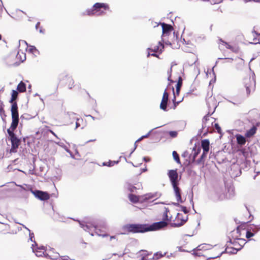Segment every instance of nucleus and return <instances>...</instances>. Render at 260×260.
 Instances as JSON below:
<instances>
[{"label": "nucleus", "mask_w": 260, "mask_h": 260, "mask_svg": "<svg viewBox=\"0 0 260 260\" xmlns=\"http://www.w3.org/2000/svg\"><path fill=\"white\" fill-rule=\"evenodd\" d=\"M172 90L173 91V95H174L173 99H172V102L173 103V106L172 108L173 109H175L176 107L178 105V104L183 101V98H182V99L180 100V101H176V97L175 95L174 87H172Z\"/></svg>", "instance_id": "393cba45"}, {"label": "nucleus", "mask_w": 260, "mask_h": 260, "mask_svg": "<svg viewBox=\"0 0 260 260\" xmlns=\"http://www.w3.org/2000/svg\"><path fill=\"white\" fill-rule=\"evenodd\" d=\"M169 93L167 91V89H165L163 93L161 101L160 104V109L164 111H168V105L169 102Z\"/></svg>", "instance_id": "9b49d317"}, {"label": "nucleus", "mask_w": 260, "mask_h": 260, "mask_svg": "<svg viewBox=\"0 0 260 260\" xmlns=\"http://www.w3.org/2000/svg\"><path fill=\"white\" fill-rule=\"evenodd\" d=\"M11 112L12 115V122L10 128L15 131L19 123V114L17 102H15L11 105Z\"/></svg>", "instance_id": "39448f33"}, {"label": "nucleus", "mask_w": 260, "mask_h": 260, "mask_svg": "<svg viewBox=\"0 0 260 260\" xmlns=\"http://www.w3.org/2000/svg\"><path fill=\"white\" fill-rule=\"evenodd\" d=\"M236 138L237 139V144L238 145L240 146H243L245 144L246 139L243 136L240 134H237L236 135Z\"/></svg>", "instance_id": "aec40b11"}, {"label": "nucleus", "mask_w": 260, "mask_h": 260, "mask_svg": "<svg viewBox=\"0 0 260 260\" xmlns=\"http://www.w3.org/2000/svg\"><path fill=\"white\" fill-rule=\"evenodd\" d=\"M172 67H173V65L171 66L170 69H169V70L168 71V73H167L168 75V81L170 82L171 83H174V81L171 79V73H172Z\"/></svg>", "instance_id": "4c0bfd02"}, {"label": "nucleus", "mask_w": 260, "mask_h": 260, "mask_svg": "<svg viewBox=\"0 0 260 260\" xmlns=\"http://www.w3.org/2000/svg\"><path fill=\"white\" fill-rule=\"evenodd\" d=\"M222 44L225 46L226 48L232 50L233 52L236 51V50L234 49V48L232 46L229 44L227 42H226L225 41H222Z\"/></svg>", "instance_id": "c9c22d12"}, {"label": "nucleus", "mask_w": 260, "mask_h": 260, "mask_svg": "<svg viewBox=\"0 0 260 260\" xmlns=\"http://www.w3.org/2000/svg\"><path fill=\"white\" fill-rule=\"evenodd\" d=\"M125 187L129 190L131 192H134L137 189V188L133 184L127 183L125 185Z\"/></svg>", "instance_id": "c756f323"}, {"label": "nucleus", "mask_w": 260, "mask_h": 260, "mask_svg": "<svg viewBox=\"0 0 260 260\" xmlns=\"http://www.w3.org/2000/svg\"><path fill=\"white\" fill-rule=\"evenodd\" d=\"M153 52V53L151 54V56L159 58L158 55L156 53L157 52Z\"/></svg>", "instance_id": "69168bd1"}, {"label": "nucleus", "mask_w": 260, "mask_h": 260, "mask_svg": "<svg viewBox=\"0 0 260 260\" xmlns=\"http://www.w3.org/2000/svg\"><path fill=\"white\" fill-rule=\"evenodd\" d=\"M34 245L32 244V251L33 252H35V250L36 251V255L37 256H40L42 255V253H43V252H42L41 251H38L36 249H35L34 248Z\"/></svg>", "instance_id": "8fccbe9b"}, {"label": "nucleus", "mask_w": 260, "mask_h": 260, "mask_svg": "<svg viewBox=\"0 0 260 260\" xmlns=\"http://www.w3.org/2000/svg\"><path fill=\"white\" fill-rule=\"evenodd\" d=\"M128 199L131 202L134 203H137L139 201L138 197L132 193L128 194Z\"/></svg>", "instance_id": "c85d7f7f"}, {"label": "nucleus", "mask_w": 260, "mask_h": 260, "mask_svg": "<svg viewBox=\"0 0 260 260\" xmlns=\"http://www.w3.org/2000/svg\"><path fill=\"white\" fill-rule=\"evenodd\" d=\"M69 257L67 255L63 256L61 257V260H69Z\"/></svg>", "instance_id": "0e129e2a"}, {"label": "nucleus", "mask_w": 260, "mask_h": 260, "mask_svg": "<svg viewBox=\"0 0 260 260\" xmlns=\"http://www.w3.org/2000/svg\"><path fill=\"white\" fill-rule=\"evenodd\" d=\"M236 240H238L239 241V242H238V245L239 246V248L240 247H241V249L243 248V246L246 244V240L245 239H243V238H236Z\"/></svg>", "instance_id": "72a5a7b5"}, {"label": "nucleus", "mask_w": 260, "mask_h": 260, "mask_svg": "<svg viewBox=\"0 0 260 260\" xmlns=\"http://www.w3.org/2000/svg\"><path fill=\"white\" fill-rule=\"evenodd\" d=\"M32 117H33L31 116L30 115L27 114V113H24L21 116L20 119H21V122H22L23 120H29V119L32 118Z\"/></svg>", "instance_id": "2f4dec72"}, {"label": "nucleus", "mask_w": 260, "mask_h": 260, "mask_svg": "<svg viewBox=\"0 0 260 260\" xmlns=\"http://www.w3.org/2000/svg\"><path fill=\"white\" fill-rule=\"evenodd\" d=\"M160 196L161 194L157 192L154 193H148L143 196V200L144 201H147L153 198L157 199L160 197Z\"/></svg>", "instance_id": "f3484780"}, {"label": "nucleus", "mask_w": 260, "mask_h": 260, "mask_svg": "<svg viewBox=\"0 0 260 260\" xmlns=\"http://www.w3.org/2000/svg\"><path fill=\"white\" fill-rule=\"evenodd\" d=\"M179 203L180 202H178L177 203L173 202L172 203V204H173V205H174L175 206L180 207V206H181V205L179 204Z\"/></svg>", "instance_id": "774afa93"}, {"label": "nucleus", "mask_w": 260, "mask_h": 260, "mask_svg": "<svg viewBox=\"0 0 260 260\" xmlns=\"http://www.w3.org/2000/svg\"><path fill=\"white\" fill-rule=\"evenodd\" d=\"M76 113L73 112H65L64 114V118L69 124H72L77 117L76 116Z\"/></svg>", "instance_id": "ddd939ff"}, {"label": "nucleus", "mask_w": 260, "mask_h": 260, "mask_svg": "<svg viewBox=\"0 0 260 260\" xmlns=\"http://www.w3.org/2000/svg\"><path fill=\"white\" fill-rule=\"evenodd\" d=\"M0 116L2 117V120L4 122H6L5 117H6V115L5 114L4 108H2V111H1V110H0Z\"/></svg>", "instance_id": "a19ab883"}, {"label": "nucleus", "mask_w": 260, "mask_h": 260, "mask_svg": "<svg viewBox=\"0 0 260 260\" xmlns=\"http://www.w3.org/2000/svg\"><path fill=\"white\" fill-rule=\"evenodd\" d=\"M75 120H76V127H75V129H77L78 127L80 126V120L82 121V119H80L78 117H77L76 119H75Z\"/></svg>", "instance_id": "de8ad7c7"}, {"label": "nucleus", "mask_w": 260, "mask_h": 260, "mask_svg": "<svg viewBox=\"0 0 260 260\" xmlns=\"http://www.w3.org/2000/svg\"><path fill=\"white\" fill-rule=\"evenodd\" d=\"M143 160L146 162H149L150 161L151 159L150 157H146V156H144L143 157Z\"/></svg>", "instance_id": "13d9d810"}, {"label": "nucleus", "mask_w": 260, "mask_h": 260, "mask_svg": "<svg viewBox=\"0 0 260 260\" xmlns=\"http://www.w3.org/2000/svg\"><path fill=\"white\" fill-rule=\"evenodd\" d=\"M161 126H158V127H156L153 129H152L151 130H150L147 134H146L145 135H143V136L145 137V138H148L151 134V132L155 129H156L158 127H161Z\"/></svg>", "instance_id": "603ef678"}, {"label": "nucleus", "mask_w": 260, "mask_h": 260, "mask_svg": "<svg viewBox=\"0 0 260 260\" xmlns=\"http://www.w3.org/2000/svg\"><path fill=\"white\" fill-rule=\"evenodd\" d=\"M78 221L79 222V224L81 228H83L84 231L89 232L92 236H93V234L92 233H90V232L92 231V229H93V230L95 231V234L99 236H102L103 237L108 236V235L106 234H100V233L101 232V230L100 229H99V228L104 229H107L108 226L105 220H100L97 224L84 221Z\"/></svg>", "instance_id": "f257e3e1"}, {"label": "nucleus", "mask_w": 260, "mask_h": 260, "mask_svg": "<svg viewBox=\"0 0 260 260\" xmlns=\"http://www.w3.org/2000/svg\"><path fill=\"white\" fill-rule=\"evenodd\" d=\"M122 230L128 233H144L148 232V227L147 223H128L122 226Z\"/></svg>", "instance_id": "f03ea898"}, {"label": "nucleus", "mask_w": 260, "mask_h": 260, "mask_svg": "<svg viewBox=\"0 0 260 260\" xmlns=\"http://www.w3.org/2000/svg\"><path fill=\"white\" fill-rule=\"evenodd\" d=\"M256 131V127L255 126L252 127L250 129L247 131L245 134V136L247 137H251L253 136L255 133Z\"/></svg>", "instance_id": "cd10ccee"}, {"label": "nucleus", "mask_w": 260, "mask_h": 260, "mask_svg": "<svg viewBox=\"0 0 260 260\" xmlns=\"http://www.w3.org/2000/svg\"><path fill=\"white\" fill-rule=\"evenodd\" d=\"M255 235V233H253L251 230L249 229L247 230L246 233V237L247 239H250L251 237H253Z\"/></svg>", "instance_id": "f704fd0d"}, {"label": "nucleus", "mask_w": 260, "mask_h": 260, "mask_svg": "<svg viewBox=\"0 0 260 260\" xmlns=\"http://www.w3.org/2000/svg\"><path fill=\"white\" fill-rule=\"evenodd\" d=\"M211 115L209 113H208V114L206 115L203 118L202 120V128L204 129L207 127L208 128L209 127V125H207V123L208 120H209V116Z\"/></svg>", "instance_id": "a878e982"}, {"label": "nucleus", "mask_w": 260, "mask_h": 260, "mask_svg": "<svg viewBox=\"0 0 260 260\" xmlns=\"http://www.w3.org/2000/svg\"><path fill=\"white\" fill-rule=\"evenodd\" d=\"M30 191L36 198L41 201H46L50 198L49 194L46 191L32 189H30Z\"/></svg>", "instance_id": "6e6552de"}, {"label": "nucleus", "mask_w": 260, "mask_h": 260, "mask_svg": "<svg viewBox=\"0 0 260 260\" xmlns=\"http://www.w3.org/2000/svg\"><path fill=\"white\" fill-rule=\"evenodd\" d=\"M168 175L169 178L172 186L179 185V176L177 170H170L168 172Z\"/></svg>", "instance_id": "423d86ee"}, {"label": "nucleus", "mask_w": 260, "mask_h": 260, "mask_svg": "<svg viewBox=\"0 0 260 260\" xmlns=\"http://www.w3.org/2000/svg\"><path fill=\"white\" fill-rule=\"evenodd\" d=\"M181 88H179L178 87L176 88V93L175 95H178L179 94Z\"/></svg>", "instance_id": "680f3d73"}, {"label": "nucleus", "mask_w": 260, "mask_h": 260, "mask_svg": "<svg viewBox=\"0 0 260 260\" xmlns=\"http://www.w3.org/2000/svg\"><path fill=\"white\" fill-rule=\"evenodd\" d=\"M180 208H181V211L185 214H187L189 212V210L187 209L185 206H180Z\"/></svg>", "instance_id": "3c124183"}, {"label": "nucleus", "mask_w": 260, "mask_h": 260, "mask_svg": "<svg viewBox=\"0 0 260 260\" xmlns=\"http://www.w3.org/2000/svg\"><path fill=\"white\" fill-rule=\"evenodd\" d=\"M214 127L217 130L218 133L220 134L221 133V129L218 123H215L214 124Z\"/></svg>", "instance_id": "a18cd8bd"}, {"label": "nucleus", "mask_w": 260, "mask_h": 260, "mask_svg": "<svg viewBox=\"0 0 260 260\" xmlns=\"http://www.w3.org/2000/svg\"><path fill=\"white\" fill-rule=\"evenodd\" d=\"M170 137L172 138H176L177 136L178 132L175 131H171L168 132Z\"/></svg>", "instance_id": "ea45409f"}, {"label": "nucleus", "mask_w": 260, "mask_h": 260, "mask_svg": "<svg viewBox=\"0 0 260 260\" xmlns=\"http://www.w3.org/2000/svg\"><path fill=\"white\" fill-rule=\"evenodd\" d=\"M23 56V58L21 57V55H20L19 54V52H18L17 54V56H16V57L17 58H19L20 57V59L21 60V61L22 62L24 61L25 59H26V57H25V54H23V53H22Z\"/></svg>", "instance_id": "09e8293b"}, {"label": "nucleus", "mask_w": 260, "mask_h": 260, "mask_svg": "<svg viewBox=\"0 0 260 260\" xmlns=\"http://www.w3.org/2000/svg\"><path fill=\"white\" fill-rule=\"evenodd\" d=\"M182 157L184 158L188 157L191 160V155L189 154L188 151L186 150L181 155Z\"/></svg>", "instance_id": "37998d69"}, {"label": "nucleus", "mask_w": 260, "mask_h": 260, "mask_svg": "<svg viewBox=\"0 0 260 260\" xmlns=\"http://www.w3.org/2000/svg\"><path fill=\"white\" fill-rule=\"evenodd\" d=\"M174 193L176 198V200L177 202H180V203H183L184 201L182 200L181 198V190L178 187V185H175L172 186Z\"/></svg>", "instance_id": "4468645a"}, {"label": "nucleus", "mask_w": 260, "mask_h": 260, "mask_svg": "<svg viewBox=\"0 0 260 260\" xmlns=\"http://www.w3.org/2000/svg\"><path fill=\"white\" fill-rule=\"evenodd\" d=\"M37 49L36 47L34 46H30L29 48V51L30 52H34L35 51H37Z\"/></svg>", "instance_id": "6e6d98bb"}, {"label": "nucleus", "mask_w": 260, "mask_h": 260, "mask_svg": "<svg viewBox=\"0 0 260 260\" xmlns=\"http://www.w3.org/2000/svg\"><path fill=\"white\" fill-rule=\"evenodd\" d=\"M164 48V44L160 41H159L157 45H155L153 48H148L147 50L151 52H157L160 54L162 52Z\"/></svg>", "instance_id": "2eb2a0df"}, {"label": "nucleus", "mask_w": 260, "mask_h": 260, "mask_svg": "<svg viewBox=\"0 0 260 260\" xmlns=\"http://www.w3.org/2000/svg\"><path fill=\"white\" fill-rule=\"evenodd\" d=\"M193 251H194V252H193V253H192V254H193V255H194V256H201V255H202V254H201V253L195 252H194V251H195V250H193Z\"/></svg>", "instance_id": "338daca9"}, {"label": "nucleus", "mask_w": 260, "mask_h": 260, "mask_svg": "<svg viewBox=\"0 0 260 260\" xmlns=\"http://www.w3.org/2000/svg\"><path fill=\"white\" fill-rule=\"evenodd\" d=\"M162 220H165L167 222H170L171 221V217L169 218L168 214L166 213H164Z\"/></svg>", "instance_id": "c03bdc74"}, {"label": "nucleus", "mask_w": 260, "mask_h": 260, "mask_svg": "<svg viewBox=\"0 0 260 260\" xmlns=\"http://www.w3.org/2000/svg\"><path fill=\"white\" fill-rule=\"evenodd\" d=\"M182 82H183V80H182V78L180 76H179L178 79V82L175 86L176 88L178 87L179 88H181L182 86Z\"/></svg>", "instance_id": "e433bc0d"}, {"label": "nucleus", "mask_w": 260, "mask_h": 260, "mask_svg": "<svg viewBox=\"0 0 260 260\" xmlns=\"http://www.w3.org/2000/svg\"><path fill=\"white\" fill-rule=\"evenodd\" d=\"M103 165L105 166H108V167H112V166H113V160H109L108 162H104L103 163Z\"/></svg>", "instance_id": "49530a36"}, {"label": "nucleus", "mask_w": 260, "mask_h": 260, "mask_svg": "<svg viewBox=\"0 0 260 260\" xmlns=\"http://www.w3.org/2000/svg\"><path fill=\"white\" fill-rule=\"evenodd\" d=\"M18 91L16 90H12V93H11V98L9 101L10 103H11L12 104L15 102H14V101L16 100L18 98Z\"/></svg>", "instance_id": "bb28decb"}, {"label": "nucleus", "mask_w": 260, "mask_h": 260, "mask_svg": "<svg viewBox=\"0 0 260 260\" xmlns=\"http://www.w3.org/2000/svg\"><path fill=\"white\" fill-rule=\"evenodd\" d=\"M208 153V152H205L203 151V153L200 156V158L197 160L196 164L197 165L204 164Z\"/></svg>", "instance_id": "5701e85b"}, {"label": "nucleus", "mask_w": 260, "mask_h": 260, "mask_svg": "<svg viewBox=\"0 0 260 260\" xmlns=\"http://www.w3.org/2000/svg\"><path fill=\"white\" fill-rule=\"evenodd\" d=\"M214 67H213V68H212V71L213 74V75H214V79L211 80L210 81V84H211V83H212V82H215V81H216V76H215V73H214V69H214Z\"/></svg>", "instance_id": "4d7b16f0"}, {"label": "nucleus", "mask_w": 260, "mask_h": 260, "mask_svg": "<svg viewBox=\"0 0 260 260\" xmlns=\"http://www.w3.org/2000/svg\"><path fill=\"white\" fill-rule=\"evenodd\" d=\"M176 219H177L178 220H180L181 221V219H184V218H183L182 214H181V213H177V216L176 217Z\"/></svg>", "instance_id": "5fc2aeb1"}, {"label": "nucleus", "mask_w": 260, "mask_h": 260, "mask_svg": "<svg viewBox=\"0 0 260 260\" xmlns=\"http://www.w3.org/2000/svg\"><path fill=\"white\" fill-rule=\"evenodd\" d=\"M26 84L23 81H21L17 87V90L18 92H23L26 91Z\"/></svg>", "instance_id": "b1692460"}, {"label": "nucleus", "mask_w": 260, "mask_h": 260, "mask_svg": "<svg viewBox=\"0 0 260 260\" xmlns=\"http://www.w3.org/2000/svg\"><path fill=\"white\" fill-rule=\"evenodd\" d=\"M201 150V148L200 147V146L199 145L197 146L196 143L194 146L192 148V151H194V153L192 156L191 160L188 161V164L193 163L194 162H195L196 158L198 155L200 153Z\"/></svg>", "instance_id": "dca6fc26"}, {"label": "nucleus", "mask_w": 260, "mask_h": 260, "mask_svg": "<svg viewBox=\"0 0 260 260\" xmlns=\"http://www.w3.org/2000/svg\"><path fill=\"white\" fill-rule=\"evenodd\" d=\"M140 251L143 252L142 255L143 256H144V257L148 256L149 254V252L146 250H142Z\"/></svg>", "instance_id": "864d4df0"}, {"label": "nucleus", "mask_w": 260, "mask_h": 260, "mask_svg": "<svg viewBox=\"0 0 260 260\" xmlns=\"http://www.w3.org/2000/svg\"><path fill=\"white\" fill-rule=\"evenodd\" d=\"M101 9L107 10L109 9V6L108 4L104 3H96L93 6L92 9H87L86 13L88 15H94L95 12H99L98 15H103L105 13L103 11H101Z\"/></svg>", "instance_id": "7ed1b4c3"}, {"label": "nucleus", "mask_w": 260, "mask_h": 260, "mask_svg": "<svg viewBox=\"0 0 260 260\" xmlns=\"http://www.w3.org/2000/svg\"><path fill=\"white\" fill-rule=\"evenodd\" d=\"M54 249L51 248L50 251H49V253L48 254V256L51 259H57L59 257H60V255L58 252H54Z\"/></svg>", "instance_id": "412c9836"}, {"label": "nucleus", "mask_w": 260, "mask_h": 260, "mask_svg": "<svg viewBox=\"0 0 260 260\" xmlns=\"http://www.w3.org/2000/svg\"><path fill=\"white\" fill-rule=\"evenodd\" d=\"M156 24L154 27L158 26L159 24L161 25L162 29V37L163 36L169 35L171 31L173 30V27L171 24H167L165 22H159V23H155Z\"/></svg>", "instance_id": "1a4fd4ad"}, {"label": "nucleus", "mask_w": 260, "mask_h": 260, "mask_svg": "<svg viewBox=\"0 0 260 260\" xmlns=\"http://www.w3.org/2000/svg\"><path fill=\"white\" fill-rule=\"evenodd\" d=\"M14 131H13L12 129H11L10 127L9 128L7 129V133L9 135L8 139L12 137L13 136L16 135V134L14 132Z\"/></svg>", "instance_id": "79ce46f5"}, {"label": "nucleus", "mask_w": 260, "mask_h": 260, "mask_svg": "<svg viewBox=\"0 0 260 260\" xmlns=\"http://www.w3.org/2000/svg\"><path fill=\"white\" fill-rule=\"evenodd\" d=\"M188 220V216L187 215L185 219H181L180 222H172L170 223V225L173 228H178L182 226Z\"/></svg>", "instance_id": "4be33fe9"}, {"label": "nucleus", "mask_w": 260, "mask_h": 260, "mask_svg": "<svg viewBox=\"0 0 260 260\" xmlns=\"http://www.w3.org/2000/svg\"><path fill=\"white\" fill-rule=\"evenodd\" d=\"M168 222L165 220H161L158 222H154L151 224H148V232L160 230L167 226Z\"/></svg>", "instance_id": "0eeeda50"}, {"label": "nucleus", "mask_w": 260, "mask_h": 260, "mask_svg": "<svg viewBox=\"0 0 260 260\" xmlns=\"http://www.w3.org/2000/svg\"><path fill=\"white\" fill-rule=\"evenodd\" d=\"M11 143V152H16L21 143V140L19 139L16 135L9 139Z\"/></svg>", "instance_id": "9d476101"}, {"label": "nucleus", "mask_w": 260, "mask_h": 260, "mask_svg": "<svg viewBox=\"0 0 260 260\" xmlns=\"http://www.w3.org/2000/svg\"><path fill=\"white\" fill-rule=\"evenodd\" d=\"M165 254V253L163 254L161 252H157L154 254L153 257L151 259L154 260L158 259L159 258L163 257Z\"/></svg>", "instance_id": "473e14b6"}, {"label": "nucleus", "mask_w": 260, "mask_h": 260, "mask_svg": "<svg viewBox=\"0 0 260 260\" xmlns=\"http://www.w3.org/2000/svg\"><path fill=\"white\" fill-rule=\"evenodd\" d=\"M213 246L211 245L207 244H202L199 245L196 248H194V250H207L211 249Z\"/></svg>", "instance_id": "6ab92c4d"}, {"label": "nucleus", "mask_w": 260, "mask_h": 260, "mask_svg": "<svg viewBox=\"0 0 260 260\" xmlns=\"http://www.w3.org/2000/svg\"><path fill=\"white\" fill-rule=\"evenodd\" d=\"M243 84L246 89L247 96H248L251 92H254L255 89L256 81L254 74H253L252 77L245 78Z\"/></svg>", "instance_id": "20e7f679"}, {"label": "nucleus", "mask_w": 260, "mask_h": 260, "mask_svg": "<svg viewBox=\"0 0 260 260\" xmlns=\"http://www.w3.org/2000/svg\"><path fill=\"white\" fill-rule=\"evenodd\" d=\"M241 249V247H240V248H234L233 247H229L227 245L225 249L224 250V251L221 252L219 255H217L216 256H213V257H209L208 258V259H214V258H216L217 257H220L222 255V254L225 253H229V254H236V253H237V252L238 251L240 250Z\"/></svg>", "instance_id": "f8f14e48"}, {"label": "nucleus", "mask_w": 260, "mask_h": 260, "mask_svg": "<svg viewBox=\"0 0 260 260\" xmlns=\"http://www.w3.org/2000/svg\"><path fill=\"white\" fill-rule=\"evenodd\" d=\"M203 151L205 152H209L210 148V142L208 139H204L201 142V146Z\"/></svg>", "instance_id": "a211bd4d"}, {"label": "nucleus", "mask_w": 260, "mask_h": 260, "mask_svg": "<svg viewBox=\"0 0 260 260\" xmlns=\"http://www.w3.org/2000/svg\"><path fill=\"white\" fill-rule=\"evenodd\" d=\"M172 155H173V158L175 160V161L177 164H180L181 162H180V160L179 155L177 153V152L176 151H173L172 152Z\"/></svg>", "instance_id": "7c9ffc66"}, {"label": "nucleus", "mask_w": 260, "mask_h": 260, "mask_svg": "<svg viewBox=\"0 0 260 260\" xmlns=\"http://www.w3.org/2000/svg\"><path fill=\"white\" fill-rule=\"evenodd\" d=\"M238 242L236 241V239L235 240L233 241V242L232 243V244L235 246L236 247L235 248H238Z\"/></svg>", "instance_id": "052dcab7"}, {"label": "nucleus", "mask_w": 260, "mask_h": 260, "mask_svg": "<svg viewBox=\"0 0 260 260\" xmlns=\"http://www.w3.org/2000/svg\"><path fill=\"white\" fill-rule=\"evenodd\" d=\"M51 134H52L53 136H54L57 139L60 140V139H59L57 137V136L56 135V134L53 131H52L51 129H49L48 131Z\"/></svg>", "instance_id": "e2e57ef3"}, {"label": "nucleus", "mask_w": 260, "mask_h": 260, "mask_svg": "<svg viewBox=\"0 0 260 260\" xmlns=\"http://www.w3.org/2000/svg\"><path fill=\"white\" fill-rule=\"evenodd\" d=\"M70 83H72L71 86L69 85V87L70 89H72L73 87L74 86V81L73 79H70Z\"/></svg>", "instance_id": "bf43d9fd"}, {"label": "nucleus", "mask_w": 260, "mask_h": 260, "mask_svg": "<svg viewBox=\"0 0 260 260\" xmlns=\"http://www.w3.org/2000/svg\"><path fill=\"white\" fill-rule=\"evenodd\" d=\"M27 231L29 232V240L31 242H34L35 245L37 246V243L33 240L35 238L34 234L33 233H31L29 229H27Z\"/></svg>", "instance_id": "58836bf2"}]
</instances>
